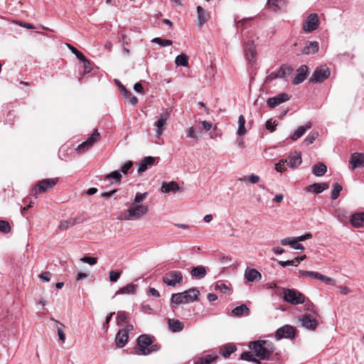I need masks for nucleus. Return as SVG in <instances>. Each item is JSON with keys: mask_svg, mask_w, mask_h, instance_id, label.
I'll return each mask as SVG.
<instances>
[{"mask_svg": "<svg viewBox=\"0 0 364 364\" xmlns=\"http://www.w3.org/2000/svg\"><path fill=\"white\" fill-rule=\"evenodd\" d=\"M248 347L255 353L257 359L264 360H270L275 349L274 344L267 340L251 341L249 343Z\"/></svg>", "mask_w": 364, "mask_h": 364, "instance_id": "f257e3e1", "label": "nucleus"}, {"mask_svg": "<svg viewBox=\"0 0 364 364\" xmlns=\"http://www.w3.org/2000/svg\"><path fill=\"white\" fill-rule=\"evenodd\" d=\"M136 343L137 346L134 350L135 353L139 355H147L158 351L160 348L158 344L154 343V337L147 334L140 335Z\"/></svg>", "mask_w": 364, "mask_h": 364, "instance_id": "f03ea898", "label": "nucleus"}, {"mask_svg": "<svg viewBox=\"0 0 364 364\" xmlns=\"http://www.w3.org/2000/svg\"><path fill=\"white\" fill-rule=\"evenodd\" d=\"M148 212L149 208L146 205L131 204L130 207L118 219L125 220H138Z\"/></svg>", "mask_w": 364, "mask_h": 364, "instance_id": "7ed1b4c3", "label": "nucleus"}, {"mask_svg": "<svg viewBox=\"0 0 364 364\" xmlns=\"http://www.w3.org/2000/svg\"><path fill=\"white\" fill-rule=\"evenodd\" d=\"M282 294L284 301L291 305L296 306L305 303V295L295 289L283 288Z\"/></svg>", "mask_w": 364, "mask_h": 364, "instance_id": "20e7f679", "label": "nucleus"}, {"mask_svg": "<svg viewBox=\"0 0 364 364\" xmlns=\"http://www.w3.org/2000/svg\"><path fill=\"white\" fill-rule=\"evenodd\" d=\"M58 182V178H46L39 181L35 186L33 187L31 193L36 197V195L46 193L52 188Z\"/></svg>", "mask_w": 364, "mask_h": 364, "instance_id": "39448f33", "label": "nucleus"}, {"mask_svg": "<svg viewBox=\"0 0 364 364\" xmlns=\"http://www.w3.org/2000/svg\"><path fill=\"white\" fill-rule=\"evenodd\" d=\"M331 71L328 68H317L309 78V82L314 84L321 83L330 77Z\"/></svg>", "mask_w": 364, "mask_h": 364, "instance_id": "423d86ee", "label": "nucleus"}, {"mask_svg": "<svg viewBox=\"0 0 364 364\" xmlns=\"http://www.w3.org/2000/svg\"><path fill=\"white\" fill-rule=\"evenodd\" d=\"M296 335V328L290 325H284L279 328L275 333V338L279 341L282 338L294 339Z\"/></svg>", "mask_w": 364, "mask_h": 364, "instance_id": "0eeeda50", "label": "nucleus"}, {"mask_svg": "<svg viewBox=\"0 0 364 364\" xmlns=\"http://www.w3.org/2000/svg\"><path fill=\"white\" fill-rule=\"evenodd\" d=\"M183 274L180 271H171L168 272L164 277L163 282L168 286L175 287L182 283Z\"/></svg>", "mask_w": 364, "mask_h": 364, "instance_id": "6e6552de", "label": "nucleus"}, {"mask_svg": "<svg viewBox=\"0 0 364 364\" xmlns=\"http://www.w3.org/2000/svg\"><path fill=\"white\" fill-rule=\"evenodd\" d=\"M127 328L119 329L115 336L116 346L121 348L125 346L129 339V331L133 329L132 324H127Z\"/></svg>", "mask_w": 364, "mask_h": 364, "instance_id": "1a4fd4ad", "label": "nucleus"}, {"mask_svg": "<svg viewBox=\"0 0 364 364\" xmlns=\"http://www.w3.org/2000/svg\"><path fill=\"white\" fill-rule=\"evenodd\" d=\"M319 26V20L317 14H310L303 23V30L306 32H312Z\"/></svg>", "mask_w": 364, "mask_h": 364, "instance_id": "9d476101", "label": "nucleus"}, {"mask_svg": "<svg viewBox=\"0 0 364 364\" xmlns=\"http://www.w3.org/2000/svg\"><path fill=\"white\" fill-rule=\"evenodd\" d=\"M299 274L306 277H312L315 279H318L321 281L326 284L328 285H335L336 281L331 278L328 277L323 274H321L317 272H313V271H306V270H299Z\"/></svg>", "mask_w": 364, "mask_h": 364, "instance_id": "9b49d317", "label": "nucleus"}, {"mask_svg": "<svg viewBox=\"0 0 364 364\" xmlns=\"http://www.w3.org/2000/svg\"><path fill=\"white\" fill-rule=\"evenodd\" d=\"M291 96L286 92H281L277 95L269 97L267 100V105L270 109H274L279 105L287 102L290 100Z\"/></svg>", "mask_w": 364, "mask_h": 364, "instance_id": "f8f14e48", "label": "nucleus"}, {"mask_svg": "<svg viewBox=\"0 0 364 364\" xmlns=\"http://www.w3.org/2000/svg\"><path fill=\"white\" fill-rule=\"evenodd\" d=\"M244 52L246 60L250 64H255L256 61V48L253 41L248 40L244 45Z\"/></svg>", "mask_w": 364, "mask_h": 364, "instance_id": "ddd939ff", "label": "nucleus"}, {"mask_svg": "<svg viewBox=\"0 0 364 364\" xmlns=\"http://www.w3.org/2000/svg\"><path fill=\"white\" fill-rule=\"evenodd\" d=\"M99 136L100 134L97 129H94L91 135L87 138V139L81 143L77 146V149L81 152H85L86 151L90 149L93 146V144L97 141V139L99 137Z\"/></svg>", "mask_w": 364, "mask_h": 364, "instance_id": "4468645a", "label": "nucleus"}, {"mask_svg": "<svg viewBox=\"0 0 364 364\" xmlns=\"http://www.w3.org/2000/svg\"><path fill=\"white\" fill-rule=\"evenodd\" d=\"M309 73V68L306 65H301L298 69H296V75L292 80V84L297 85L304 82L308 75Z\"/></svg>", "mask_w": 364, "mask_h": 364, "instance_id": "2eb2a0df", "label": "nucleus"}, {"mask_svg": "<svg viewBox=\"0 0 364 364\" xmlns=\"http://www.w3.org/2000/svg\"><path fill=\"white\" fill-rule=\"evenodd\" d=\"M301 324L303 327L314 331L318 326V321L315 318H312L310 315H303L300 318Z\"/></svg>", "mask_w": 364, "mask_h": 364, "instance_id": "dca6fc26", "label": "nucleus"}, {"mask_svg": "<svg viewBox=\"0 0 364 364\" xmlns=\"http://www.w3.org/2000/svg\"><path fill=\"white\" fill-rule=\"evenodd\" d=\"M329 186L327 183H315L311 184L305 188L306 192H311L316 194H319L323 191L327 190Z\"/></svg>", "mask_w": 364, "mask_h": 364, "instance_id": "f3484780", "label": "nucleus"}, {"mask_svg": "<svg viewBox=\"0 0 364 364\" xmlns=\"http://www.w3.org/2000/svg\"><path fill=\"white\" fill-rule=\"evenodd\" d=\"M122 173L120 171H114L108 174H107L103 179H100L104 182H108L109 185H112L114 183H119L121 182Z\"/></svg>", "mask_w": 364, "mask_h": 364, "instance_id": "a211bd4d", "label": "nucleus"}, {"mask_svg": "<svg viewBox=\"0 0 364 364\" xmlns=\"http://www.w3.org/2000/svg\"><path fill=\"white\" fill-rule=\"evenodd\" d=\"M350 223L354 228H360L364 227V212H359L353 214L350 218Z\"/></svg>", "mask_w": 364, "mask_h": 364, "instance_id": "6ab92c4d", "label": "nucleus"}, {"mask_svg": "<svg viewBox=\"0 0 364 364\" xmlns=\"http://www.w3.org/2000/svg\"><path fill=\"white\" fill-rule=\"evenodd\" d=\"M282 245H290L294 250H304V247L302 244L299 243V240L296 237H286L280 241Z\"/></svg>", "mask_w": 364, "mask_h": 364, "instance_id": "aec40b11", "label": "nucleus"}, {"mask_svg": "<svg viewBox=\"0 0 364 364\" xmlns=\"http://www.w3.org/2000/svg\"><path fill=\"white\" fill-rule=\"evenodd\" d=\"M183 294L185 296L183 298L185 299L186 303H192L198 301L200 291L196 288L193 287L186 291H184Z\"/></svg>", "mask_w": 364, "mask_h": 364, "instance_id": "412c9836", "label": "nucleus"}, {"mask_svg": "<svg viewBox=\"0 0 364 364\" xmlns=\"http://www.w3.org/2000/svg\"><path fill=\"white\" fill-rule=\"evenodd\" d=\"M156 158L153 156H146L137 164L139 165L138 173H141L146 171L149 166L155 164Z\"/></svg>", "mask_w": 364, "mask_h": 364, "instance_id": "4be33fe9", "label": "nucleus"}, {"mask_svg": "<svg viewBox=\"0 0 364 364\" xmlns=\"http://www.w3.org/2000/svg\"><path fill=\"white\" fill-rule=\"evenodd\" d=\"M350 164L352 169L364 166V155L363 154L355 153L350 157Z\"/></svg>", "mask_w": 364, "mask_h": 364, "instance_id": "5701e85b", "label": "nucleus"}, {"mask_svg": "<svg viewBox=\"0 0 364 364\" xmlns=\"http://www.w3.org/2000/svg\"><path fill=\"white\" fill-rule=\"evenodd\" d=\"M245 277L250 282H258L262 278V274L255 269H247L245 272Z\"/></svg>", "mask_w": 364, "mask_h": 364, "instance_id": "b1692460", "label": "nucleus"}, {"mask_svg": "<svg viewBox=\"0 0 364 364\" xmlns=\"http://www.w3.org/2000/svg\"><path fill=\"white\" fill-rule=\"evenodd\" d=\"M287 164L291 168H297L301 164V156L300 152H295L294 155L289 156Z\"/></svg>", "mask_w": 364, "mask_h": 364, "instance_id": "393cba45", "label": "nucleus"}, {"mask_svg": "<svg viewBox=\"0 0 364 364\" xmlns=\"http://www.w3.org/2000/svg\"><path fill=\"white\" fill-rule=\"evenodd\" d=\"M161 190L163 193H176L180 191V187L178 184L175 181L171 182H164L162 183Z\"/></svg>", "mask_w": 364, "mask_h": 364, "instance_id": "a878e982", "label": "nucleus"}, {"mask_svg": "<svg viewBox=\"0 0 364 364\" xmlns=\"http://www.w3.org/2000/svg\"><path fill=\"white\" fill-rule=\"evenodd\" d=\"M168 117V114L166 113L164 114H161L159 117V119L155 122V126L156 127V136L159 137L164 129V126L166 124V121Z\"/></svg>", "mask_w": 364, "mask_h": 364, "instance_id": "bb28decb", "label": "nucleus"}, {"mask_svg": "<svg viewBox=\"0 0 364 364\" xmlns=\"http://www.w3.org/2000/svg\"><path fill=\"white\" fill-rule=\"evenodd\" d=\"M84 221V219H80V217L69 218L66 220H63L60 222L59 225V228L60 230H67L70 227H73L76 223H80Z\"/></svg>", "mask_w": 364, "mask_h": 364, "instance_id": "cd10ccee", "label": "nucleus"}, {"mask_svg": "<svg viewBox=\"0 0 364 364\" xmlns=\"http://www.w3.org/2000/svg\"><path fill=\"white\" fill-rule=\"evenodd\" d=\"M197 10V20L198 24L200 27L205 22L208 21L209 18V14L206 13V11L200 6H198L196 8Z\"/></svg>", "mask_w": 364, "mask_h": 364, "instance_id": "c85d7f7f", "label": "nucleus"}, {"mask_svg": "<svg viewBox=\"0 0 364 364\" xmlns=\"http://www.w3.org/2000/svg\"><path fill=\"white\" fill-rule=\"evenodd\" d=\"M311 123L307 122L304 126L299 127L294 132V134L290 136L291 139L293 141H296L298 139L301 138L305 132L311 129Z\"/></svg>", "mask_w": 364, "mask_h": 364, "instance_id": "c756f323", "label": "nucleus"}, {"mask_svg": "<svg viewBox=\"0 0 364 364\" xmlns=\"http://www.w3.org/2000/svg\"><path fill=\"white\" fill-rule=\"evenodd\" d=\"M318 50V43L316 41H309L301 50L305 55L314 54Z\"/></svg>", "mask_w": 364, "mask_h": 364, "instance_id": "7c9ffc66", "label": "nucleus"}, {"mask_svg": "<svg viewBox=\"0 0 364 364\" xmlns=\"http://www.w3.org/2000/svg\"><path fill=\"white\" fill-rule=\"evenodd\" d=\"M311 171L315 176L321 177L326 173L327 167L323 163L318 162L312 167Z\"/></svg>", "mask_w": 364, "mask_h": 364, "instance_id": "2f4dec72", "label": "nucleus"}, {"mask_svg": "<svg viewBox=\"0 0 364 364\" xmlns=\"http://www.w3.org/2000/svg\"><path fill=\"white\" fill-rule=\"evenodd\" d=\"M250 313V309L245 304H241L235 307L232 311L231 314L233 316L240 317L243 315H248Z\"/></svg>", "mask_w": 364, "mask_h": 364, "instance_id": "473e14b6", "label": "nucleus"}, {"mask_svg": "<svg viewBox=\"0 0 364 364\" xmlns=\"http://www.w3.org/2000/svg\"><path fill=\"white\" fill-rule=\"evenodd\" d=\"M137 289V286L132 283L127 284L123 287H121L119 290H117L115 293V295L117 294H135Z\"/></svg>", "mask_w": 364, "mask_h": 364, "instance_id": "72a5a7b5", "label": "nucleus"}, {"mask_svg": "<svg viewBox=\"0 0 364 364\" xmlns=\"http://www.w3.org/2000/svg\"><path fill=\"white\" fill-rule=\"evenodd\" d=\"M168 324L169 328L172 332H180L183 329L184 324L177 319H171L168 320Z\"/></svg>", "mask_w": 364, "mask_h": 364, "instance_id": "f704fd0d", "label": "nucleus"}, {"mask_svg": "<svg viewBox=\"0 0 364 364\" xmlns=\"http://www.w3.org/2000/svg\"><path fill=\"white\" fill-rule=\"evenodd\" d=\"M207 274V271L205 267L203 266H197L193 267L191 271V274L193 277H196L198 279H201L205 277Z\"/></svg>", "mask_w": 364, "mask_h": 364, "instance_id": "c9c22d12", "label": "nucleus"}, {"mask_svg": "<svg viewBox=\"0 0 364 364\" xmlns=\"http://www.w3.org/2000/svg\"><path fill=\"white\" fill-rule=\"evenodd\" d=\"M237 350L234 344H227L220 348V353L224 358H228Z\"/></svg>", "mask_w": 364, "mask_h": 364, "instance_id": "e433bc0d", "label": "nucleus"}, {"mask_svg": "<svg viewBox=\"0 0 364 364\" xmlns=\"http://www.w3.org/2000/svg\"><path fill=\"white\" fill-rule=\"evenodd\" d=\"M293 68L291 66L287 64H283L280 66L277 73L279 78L282 79L284 78L287 75L291 74Z\"/></svg>", "mask_w": 364, "mask_h": 364, "instance_id": "4c0bfd02", "label": "nucleus"}, {"mask_svg": "<svg viewBox=\"0 0 364 364\" xmlns=\"http://www.w3.org/2000/svg\"><path fill=\"white\" fill-rule=\"evenodd\" d=\"M184 294L183 292L181 293H174L171 295V301L173 304L179 305L182 304H187L183 298Z\"/></svg>", "mask_w": 364, "mask_h": 364, "instance_id": "58836bf2", "label": "nucleus"}, {"mask_svg": "<svg viewBox=\"0 0 364 364\" xmlns=\"http://www.w3.org/2000/svg\"><path fill=\"white\" fill-rule=\"evenodd\" d=\"M240 358L248 362H252L255 364H261L260 360L254 357L251 352H243L240 355Z\"/></svg>", "mask_w": 364, "mask_h": 364, "instance_id": "ea45409f", "label": "nucleus"}, {"mask_svg": "<svg viewBox=\"0 0 364 364\" xmlns=\"http://www.w3.org/2000/svg\"><path fill=\"white\" fill-rule=\"evenodd\" d=\"M175 63L178 66L186 67L188 65V57L185 53H181L176 56Z\"/></svg>", "mask_w": 364, "mask_h": 364, "instance_id": "a19ab883", "label": "nucleus"}, {"mask_svg": "<svg viewBox=\"0 0 364 364\" xmlns=\"http://www.w3.org/2000/svg\"><path fill=\"white\" fill-rule=\"evenodd\" d=\"M218 358V355L212 356L210 355H205L204 357L199 358L196 362L195 364H210L215 360Z\"/></svg>", "mask_w": 364, "mask_h": 364, "instance_id": "79ce46f5", "label": "nucleus"}, {"mask_svg": "<svg viewBox=\"0 0 364 364\" xmlns=\"http://www.w3.org/2000/svg\"><path fill=\"white\" fill-rule=\"evenodd\" d=\"M245 119L242 114H240L238 117V129H237V134L240 136H243L246 133V129L245 127Z\"/></svg>", "mask_w": 364, "mask_h": 364, "instance_id": "37998d69", "label": "nucleus"}, {"mask_svg": "<svg viewBox=\"0 0 364 364\" xmlns=\"http://www.w3.org/2000/svg\"><path fill=\"white\" fill-rule=\"evenodd\" d=\"M68 49L76 56V58L80 61H85L86 57L79 51L76 48L69 43H66Z\"/></svg>", "mask_w": 364, "mask_h": 364, "instance_id": "c03bdc74", "label": "nucleus"}, {"mask_svg": "<svg viewBox=\"0 0 364 364\" xmlns=\"http://www.w3.org/2000/svg\"><path fill=\"white\" fill-rule=\"evenodd\" d=\"M152 43H156L161 47H166L171 46L173 44V41L168 39H163L159 37H156L151 40Z\"/></svg>", "mask_w": 364, "mask_h": 364, "instance_id": "a18cd8bd", "label": "nucleus"}, {"mask_svg": "<svg viewBox=\"0 0 364 364\" xmlns=\"http://www.w3.org/2000/svg\"><path fill=\"white\" fill-rule=\"evenodd\" d=\"M114 81L121 92V95L124 98H129V97H131V92L127 90V88L121 83V82L119 80H114Z\"/></svg>", "mask_w": 364, "mask_h": 364, "instance_id": "49530a36", "label": "nucleus"}, {"mask_svg": "<svg viewBox=\"0 0 364 364\" xmlns=\"http://www.w3.org/2000/svg\"><path fill=\"white\" fill-rule=\"evenodd\" d=\"M342 189H343V187L341 185H340L338 183H335L333 184V188L331 191V199L336 200L338 198Z\"/></svg>", "mask_w": 364, "mask_h": 364, "instance_id": "de8ad7c7", "label": "nucleus"}, {"mask_svg": "<svg viewBox=\"0 0 364 364\" xmlns=\"http://www.w3.org/2000/svg\"><path fill=\"white\" fill-rule=\"evenodd\" d=\"M127 314L125 311H118L117 316V325H123L127 323Z\"/></svg>", "mask_w": 364, "mask_h": 364, "instance_id": "09e8293b", "label": "nucleus"}, {"mask_svg": "<svg viewBox=\"0 0 364 364\" xmlns=\"http://www.w3.org/2000/svg\"><path fill=\"white\" fill-rule=\"evenodd\" d=\"M11 230L9 223L4 220H0V232L4 234L10 232Z\"/></svg>", "mask_w": 364, "mask_h": 364, "instance_id": "8fccbe9b", "label": "nucleus"}, {"mask_svg": "<svg viewBox=\"0 0 364 364\" xmlns=\"http://www.w3.org/2000/svg\"><path fill=\"white\" fill-rule=\"evenodd\" d=\"M238 16H235V23L237 28H241L243 29L246 25V23L252 19V18H244L241 20H238Z\"/></svg>", "mask_w": 364, "mask_h": 364, "instance_id": "3c124183", "label": "nucleus"}, {"mask_svg": "<svg viewBox=\"0 0 364 364\" xmlns=\"http://www.w3.org/2000/svg\"><path fill=\"white\" fill-rule=\"evenodd\" d=\"M148 195L147 192L144 193H136L134 199V202L132 204L139 205V203L144 200Z\"/></svg>", "mask_w": 364, "mask_h": 364, "instance_id": "603ef678", "label": "nucleus"}, {"mask_svg": "<svg viewBox=\"0 0 364 364\" xmlns=\"http://www.w3.org/2000/svg\"><path fill=\"white\" fill-rule=\"evenodd\" d=\"M278 123L276 120H273L272 119H269L266 122L265 128L269 130L270 132H273L276 130V127Z\"/></svg>", "mask_w": 364, "mask_h": 364, "instance_id": "864d4df0", "label": "nucleus"}, {"mask_svg": "<svg viewBox=\"0 0 364 364\" xmlns=\"http://www.w3.org/2000/svg\"><path fill=\"white\" fill-rule=\"evenodd\" d=\"M287 159H281L276 165L275 169L277 171L282 173L287 170L285 164H287Z\"/></svg>", "mask_w": 364, "mask_h": 364, "instance_id": "5fc2aeb1", "label": "nucleus"}, {"mask_svg": "<svg viewBox=\"0 0 364 364\" xmlns=\"http://www.w3.org/2000/svg\"><path fill=\"white\" fill-rule=\"evenodd\" d=\"M121 272L111 270L109 272V281L111 282H117L121 276Z\"/></svg>", "mask_w": 364, "mask_h": 364, "instance_id": "6e6d98bb", "label": "nucleus"}, {"mask_svg": "<svg viewBox=\"0 0 364 364\" xmlns=\"http://www.w3.org/2000/svg\"><path fill=\"white\" fill-rule=\"evenodd\" d=\"M318 132H311L305 139L304 142L306 143V145L311 144L314 143V141L316 140V139L318 137Z\"/></svg>", "mask_w": 364, "mask_h": 364, "instance_id": "4d7b16f0", "label": "nucleus"}, {"mask_svg": "<svg viewBox=\"0 0 364 364\" xmlns=\"http://www.w3.org/2000/svg\"><path fill=\"white\" fill-rule=\"evenodd\" d=\"M133 166V164L131 161H127L125 164H124L121 167L120 172L123 173L124 174H127L129 171V170L132 169Z\"/></svg>", "mask_w": 364, "mask_h": 364, "instance_id": "13d9d810", "label": "nucleus"}, {"mask_svg": "<svg viewBox=\"0 0 364 364\" xmlns=\"http://www.w3.org/2000/svg\"><path fill=\"white\" fill-rule=\"evenodd\" d=\"M81 261L89 264L90 265H94L97 262V258L94 257L85 256L81 259Z\"/></svg>", "mask_w": 364, "mask_h": 364, "instance_id": "bf43d9fd", "label": "nucleus"}, {"mask_svg": "<svg viewBox=\"0 0 364 364\" xmlns=\"http://www.w3.org/2000/svg\"><path fill=\"white\" fill-rule=\"evenodd\" d=\"M215 289L224 294L228 292L230 290V287L225 284H217L215 286Z\"/></svg>", "mask_w": 364, "mask_h": 364, "instance_id": "052dcab7", "label": "nucleus"}, {"mask_svg": "<svg viewBox=\"0 0 364 364\" xmlns=\"http://www.w3.org/2000/svg\"><path fill=\"white\" fill-rule=\"evenodd\" d=\"M114 314H115V313H114V312H111V313H109V314L107 316V317H106V318H105V323H103V325H102V328H103L106 332H107V330H108L109 324V322H110V321H111V319H112V317Z\"/></svg>", "mask_w": 364, "mask_h": 364, "instance_id": "680f3d73", "label": "nucleus"}, {"mask_svg": "<svg viewBox=\"0 0 364 364\" xmlns=\"http://www.w3.org/2000/svg\"><path fill=\"white\" fill-rule=\"evenodd\" d=\"M187 137L196 139L198 138V134L196 132L195 129L193 127H190L186 130Z\"/></svg>", "mask_w": 364, "mask_h": 364, "instance_id": "e2e57ef3", "label": "nucleus"}, {"mask_svg": "<svg viewBox=\"0 0 364 364\" xmlns=\"http://www.w3.org/2000/svg\"><path fill=\"white\" fill-rule=\"evenodd\" d=\"M282 0H267V5L268 7L272 8L274 10H277L279 9V2Z\"/></svg>", "mask_w": 364, "mask_h": 364, "instance_id": "0e129e2a", "label": "nucleus"}, {"mask_svg": "<svg viewBox=\"0 0 364 364\" xmlns=\"http://www.w3.org/2000/svg\"><path fill=\"white\" fill-rule=\"evenodd\" d=\"M40 279L43 282H49L51 277V273L50 272H43L38 275Z\"/></svg>", "mask_w": 364, "mask_h": 364, "instance_id": "69168bd1", "label": "nucleus"}, {"mask_svg": "<svg viewBox=\"0 0 364 364\" xmlns=\"http://www.w3.org/2000/svg\"><path fill=\"white\" fill-rule=\"evenodd\" d=\"M84 63V73H89L92 70V67L90 65V62L86 58L85 61H82Z\"/></svg>", "mask_w": 364, "mask_h": 364, "instance_id": "338daca9", "label": "nucleus"}, {"mask_svg": "<svg viewBox=\"0 0 364 364\" xmlns=\"http://www.w3.org/2000/svg\"><path fill=\"white\" fill-rule=\"evenodd\" d=\"M278 78H279V77L277 75V73L273 72V73H269L267 76V77L265 79V82H271V81H272L274 80H276V79H278Z\"/></svg>", "mask_w": 364, "mask_h": 364, "instance_id": "774afa93", "label": "nucleus"}]
</instances>
